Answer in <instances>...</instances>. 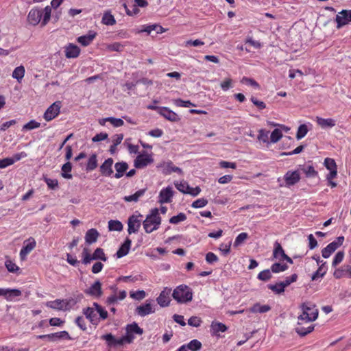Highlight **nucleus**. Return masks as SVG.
Here are the masks:
<instances>
[{
  "instance_id": "obj_1",
  "label": "nucleus",
  "mask_w": 351,
  "mask_h": 351,
  "mask_svg": "<svg viewBox=\"0 0 351 351\" xmlns=\"http://www.w3.org/2000/svg\"><path fill=\"white\" fill-rule=\"evenodd\" d=\"M300 308L302 314L298 317V325L295 330L300 336L304 337L314 330V326L311 324L304 327L303 324L315 321L317 319L319 312L315 304L309 302L302 304Z\"/></svg>"
},
{
  "instance_id": "obj_2",
  "label": "nucleus",
  "mask_w": 351,
  "mask_h": 351,
  "mask_svg": "<svg viewBox=\"0 0 351 351\" xmlns=\"http://www.w3.org/2000/svg\"><path fill=\"white\" fill-rule=\"evenodd\" d=\"M51 7L46 6L43 10L38 8L32 9L27 16L28 21L33 25H38L41 21V25L45 26L50 20Z\"/></svg>"
},
{
  "instance_id": "obj_3",
  "label": "nucleus",
  "mask_w": 351,
  "mask_h": 351,
  "mask_svg": "<svg viewBox=\"0 0 351 351\" xmlns=\"http://www.w3.org/2000/svg\"><path fill=\"white\" fill-rule=\"evenodd\" d=\"M161 223V217L159 215L158 208L151 210L150 214L147 215L145 219L143 222L145 231L147 233H151L158 229Z\"/></svg>"
},
{
  "instance_id": "obj_4",
  "label": "nucleus",
  "mask_w": 351,
  "mask_h": 351,
  "mask_svg": "<svg viewBox=\"0 0 351 351\" xmlns=\"http://www.w3.org/2000/svg\"><path fill=\"white\" fill-rule=\"evenodd\" d=\"M172 297L178 303H186L191 301L193 293L189 287L185 285H181L173 290Z\"/></svg>"
},
{
  "instance_id": "obj_5",
  "label": "nucleus",
  "mask_w": 351,
  "mask_h": 351,
  "mask_svg": "<svg viewBox=\"0 0 351 351\" xmlns=\"http://www.w3.org/2000/svg\"><path fill=\"white\" fill-rule=\"evenodd\" d=\"M344 241V237H338L334 241L329 243L322 250V255L324 258H328L339 248Z\"/></svg>"
},
{
  "instance_id": "obj_6",
  "label": "nucleus",
  "mask_w": 351,
  "mask_h": 351,
  "mask_svg": "<svg viewBox=\"0 0 351 351\" xmlns=\"http://www.w3.org/2000/svg\"><path fill=\"white\" fill-rule=\"evenodd\" d=\"M71 302H73V304L75 303L73 300H67L57 299L53 301L47 302L46 303V306L56 310L66 311L71 308Z\"/></svg>"
},
{
  "instance_id": "obj_7",
  "label": "nucleus",
  "mask_w": 351,
  "mask_h": 351,
  "mask_svg": "<svg viewBox=\"0 0 351 351\" xmlns=\"http://www.w3.org/2000/svg\"><path fill=\"white\" fill-rule=\"evenodd\" d=\"M61 101H57L53 103L44 113L43 117L47 121H50L56 118L60 113Z\"/></svg>"
},
{
  "instance_id": "obj_8",
  "label": "nucleus",
  "mask_w": 351,
  "mask_h": 351,
  "mask_svg": "<svg viewBox=\"0 0 351 351\" xmlns=\"http://www.w3.org/2000/svg\"><path fill=\"white\" fill-rule=\"evenodd\" d=\"M36 245V241L32 237H29L24 241L23 246L20 252V258L22 261H24L26 258L27 254H29L35 248Z\"/></svg>"
},
{
  "instance_id": "obj_9",
  "label": "nucleus",
  "mask_w": 351,
  "mask_h": 351,
  "mask_svg": "<svg viewBox=\"0 0 351 351\" xmlns=\"http://www.w3.org/2000/svg\"><path fill=\"white\" fill-rule=\"evenodd\" d=\"M335 21L337 23L338 28H340L341 27L346 25L349 22H351V10H343L341 12H339L336 16Z\"/></svg>"
},
{
  "instance_id": "obj_10",
  "label": "nucleus",
  "mask_w": 351,
  "mask_h": 351,
  "mask_svg": "<svg viewBox=\"0 0 351 351\" xmlns=\"http://www.w3.org/2000/svg\"><path fill=\"white\" fill-rule=\"evenodd\" d=\"M171 289L165 287L160 293L159 296L156 298L158 304L161 307L168 306L171 302L170 295Z\"/></svg>"
},
{
  "instance_id": "obj_11",
  "label": "nucleus",
  "mask_w": 351,
  "mask_h": 351,
  "mask_svg": "<svg viewBox=\"0 0 351 351\" xmlns=\"http://www.w3.org/2000/svg\"><path fill=\"white\" fill-rule=\"evenodd\" d=\"M158 167L161 168L162 172L165 175H169L173 172L182 174V170L180 168L174 166L171 161L163 162L160 163Z\"/></svg>"
},
{
  "instance_id": "obj_12",
  "label": "nucleus",
  "mask_w": 351,
  "mask_h": 351,
  "mask_svg": "<svg viewBox=\"0 0 351 351\" xmlns=\"http://www.w3.org/2000/svg\"><path fill=\"white\" fill-rule=\"evenodd\" d=\"M273 256L276 259L280 261L286 260L288 263H293L292 259L285 253L284 250L278 242L274 243Z\"/></svg>"
},
{
  "instance_id": "obj_13",
  "label": "nucleus",
  "mask_w": 351,
  "mask_h": 351,
  "mask_svg": "<svg viewBox=\"0 0 351 351\" xmlns=\"http://www.w3.org/2000/svg\"><path fill=\"white\" fill-rule=\"evenodd\" d=\"M153 161L154 160L150 155H138L134 160V166L136 168L142 169L147 167L149 164L153 162Z\"/></svg>"
},
{
  "instance_id": "obj_14",
  "label": "nucleus",
  "mask_w": 351,
  "mask_h": 351,
  "mask_svg": "<svg viewBox=\"0 0 351 351\" xmlns=\"http://www.w3.org/2000/svg\"><path fill=\"white\" fill-rule=\"evenodd\" d=\"M173 196V190L171 186H167L160 191L158 196V202L160 204L169 203Z\"/></svg>"
},
{
  "instance_id": "obj_15",
  "label": "nucleus",
  "mask_w": 351,
  "mask_h": 351,
  "mask_svg": "<svg viewBox=\"0 0 351 351\" xmlns=\"http://www.w3.org/2000/svg\"><path fill=\"white\" fill-rule=\"evenodd\" d=\"M128 232L130 234L136 233L141 226V220L138 219V216L132 215L129 217L128 221Z\"/></svg>"
},
{
  "instance_id": "obj_16",
  "label": "nucleus",
  "mask_w": 351,
  "mask_h": 351,
  "mask_svg": "<svg viewBox=\"0 0 351 351\" xmlns=\"http://www.w3.org/2000/svg\"><path fill=\"white\" fill-rule=\"evenodd\" d=\"M84 293L95 298H99L102 295L101 282L99 280L95 281L90 288L84 291Z\"/></svg>"
},
{
  "instance_id": "obj_17",
  "label": "nucleus",
  "mask_w": 351,
  "mask_h": 351,
  "mask_svg": "<svg viewBox=\"0 0 351 351\" xmlns=\"http://www.w3.org/2000/svg\"><path fill=\"white\" fill-rule=\"evenodd\" d=\"M113 159L112 158H109L102 163V165L100 166V172L101 175L106 177H110L112 176L113 173Z\"/></svg>"
},
{
  "instance_id": "obj_18",
  "label": "nucleus",
  "mask_w": 351,
  "mask_h": 351,
  "mask_svg": "<svg viewBox=\"0 0 351 351\" xmlns=\"http://www.w3.org/2000/svg\"><path fill=\"white\" fill-rule=\"evenodd\" d=\"M126 295L127 293L124 290L120 291L118 293H114L107 298L106 303L108 305H114L119 301L124 300L126 298Z\"/></svg>"
},
{
  "instance_id": "obj_19",
  "label": "nucleus",
  "mask_w": 351,
  "mask_h": 351,
  "mask_svg": "<svg viewBox=\"0 0 351 351\" xmlns=\"http://www.w3.org/2000/svg\"><path fill=\"white\" fill-rule=\"evenodd\" d=\"M159 114L166 119L173 122H176L180 120L178 115L167 107H162V108L160 109Z\"/></svg>"
},
{
  "instance_id": "obj_20",
  "label": "nucleus",
  "mask_w": 351,
  "mask_h": 351,
  "mask_svg": "<svg viewBox=\"0 0 351 351\" xmlns=\"http://www.w3.org/2000/svg\"><path fill=\"white\" fill-rule=\"evenodd\" d=\"M300 180V173L298 171H288L285 175V180L287 185L291 186L299 182Z\"/></svg>"
},
{
  "instance_id": "obj_21",
  "label": "nucleus",
  "mask_w": 351,
  "mask_h": 351,
  "mask_svg": "<svg viewBox=\"0 0 351 351\" xmlns=\"http://www.w3.org/2000/svg\"><path fill=\"white\" fill-rule=\"evenodd\" d=\"M93 307H88L83 310V313L86 317L94 325H97L99 322V318L97 317V313H95Z\"/></svg>"
},
{
  "instance_id": "obj_22",
  "label": "nucleus",
  "mask_w": 351,
  "mask_h": 351,
  "mask_svg": "<svg viewBox=\"0 0 351 351\" xmlns=\"http://www.w3.org/2000/svg\"><path fill=\"white\" fill-rule=\"evenodd\" d=\"M65 56L67 58H77L80 52V48L74 45L69 44L65 47Z\"/></svg>"
},
{
  "instance_id": "obj_23",
  "label": "nucleus",
  "mask_w": 351,
  "mask_h": 351,
  "mask_svg": "<svg viewBox=\"0 0 351 351\" xmlns=\"http://www.w3.org/2000/svg\"><path fill=\"white\" fill-rule=\"evenodd\" d=\"M21 295V291L14 289H0V296H5L7 300H11L14 297H18Z\"/></svg>"
},
{
  "instance_id": "obj_24",
  "label": "nucleus",
  "mask_w": 351,
  "mask_h": 351,
  "mask_svg": "<svg viewBox=\"0 0 351 351\" xmlns=\"http://www.w3.org/2000/svg\"><path fill=\"white\" fill-rule=\"evenodd\" d=\"M136 313L141 317H145L154 312L150 303H146L136 307Z\"/></svg>"
},
{
  "instance_id": "obj_25",
  "label": "nucleus",
  "mask_w": 351,
  "mask_h": 351,
  "mask_svg": "<svg viewBox=\"0 0 351 351\" xmlns=\"http://www.w3.org/2000/svg\"><path fill=\"white\" fill-rule=\"evenodd\" d=\"M96 36V33L93 32H89L88 34L79 36L77 39V42L82 46L89 45Z\"/></svg>"
},
{
  "instance_id": "obj_26",
  "label": "nucleus",
  "mask_w": 351,
  "mask_h": 351,
  "mask_svg": "<svg viewBox=\"0 0 351 351\" xmlns=\"http://www.w3.org/2000/svg\"><path fill=\"white\" fill-rule=\"evenodd\" d=\"M131 243L132 241L127 238L116 253L117 258H121L128 254Z\"/></svg>"
},
{
  "instance_id": "obj_27",
  "label": "nucleus",
  "mask_w": 351,
  "mask_h": 351,
  "mask_svg": "<svg viewBox=\"0 0 351 351\" xmlns=\"http://www.w3.org/2000/svg\"><path fill=\"white\" fill-rule=\"evenodd\" d=\"M227 326L223 323L218 322H213L210 325V331L213 335L218 336L219 332H226L227 330Z\"/></svg>"
},
{
  "instance_id": "obj_28",
  "label": "nucleus",
  "mask_w": 351,
  "mask_h": 351,
  "mask_svg": "<svg viewBox=\"0 0 351 351\" xmlns=\"http://www.w3.org/2000/svg\"><path fill=\"white\" fill-rule=\"evenodd\" d=\"M114 168L116 170V173L114 175V177L117 179H119V178H121L123 176V173L128 169V165L125 162H119L115 163Z\"/></svg>"
},
{
  "instance_id": "obj_29",
  "label": "nucleus",
  "mask_w": 351,
  "mask_h": 351,
  "mask_svg": "<svg viewBox=\"0 0 351 351\" xmlns=\"http://www.w3.org/2000/svg\"><path fill=\"white\" fill-rule=\"evenodd\" d=\"M99 236L98 231L95 228L88 230L85 235V241L88 244L95 243Z\"/></svg>"
},
{
  "instance_id": "obj_30",
  "label": "nucleus",
  "mask_w": 351,
  "mask_h": 351,
  "mask_svg": "<svg viewBox=\"0 0 351 351\" xmlns=\"http://www.w3.org/2000/svg\"><path fill=\"white\" fill-rule=\"evenodd\" d=\"M317 123L323 129L332 128L336 125V121L332 119H324L316 117Z\"/></svg>"
},
{
  "instance_id": "obj_31",
  "label": "nucleus",
  "mask_w": 351,
  "mask_h": 351,
  "mask_svg": "<svg viewBox=\"0 0 351 351\" xmlns=\"http://www.w3.org/2000/svg\"><path fill=\"white\" fill-rule=\"evenodd\" d=\"M326 264V262H324L319 265L318 269L311 276L312 280H316L319 278H322L326 274L327 271Z\"/></svg>"
},
{
  "instance_id": "obj_32",
  "label": "nucleus",
  "mask_w": 351,
  "mask_h": 351,
  "mask_svg": "<svg viewBox=\"0 0 351 351\" xmlns=\"http://www.w3.org/2000/svg\"><path fill=\"white\" fill-rule=\"evenodd\" d=\"M145 191H146L145 189L138 190L133 195L125 196L123 197V199L128 202H136L138 201L139 198L141 197L145 194Z\"/></svg>"
},
{
  "instance_id": "obj_33",
  "label": "nucleus",
  "mask_w": 351,
  "mask_h": 351,
  "mask_svg": "<svg viewBox=\"0 0 351 351\" xmlns=\"http://www.w3.org/2000/svg\"><path fill=\"white\" fill-rule=\"evenodd\" d=\"M25 67L22 65L17 66L12 72V77L16 79L19 82L21 81L25 75Z\"/></svg>"
},
{
  "instance_id": "obj_34",
  "label": "nucleus",
  "mask_w": 351,
  "mask_h": 351,
  "mask_svg": "<svg viewBox=\"0 0 351 351\" xmlns=\"http://www.w3.org/2000/svg\"><path fill=\"white\" fill-rule=\"evenodd\" d=\"M126 331L128 333H136L140 335L143 333V330L141 328L136 322L128 324L126 326Z\"/></svg>"
},
{
  "instance_id": "obj_35",
  "label": "nucleus",
  "mask_w": 351,
  "mask_h": 351,
  "mask_svg": "<svg viewBox=\"0 0 351 351\" xmlns=\"http://www.w3.org/2000/svg\"><path fill=\"white\" fill-rule=\"evenodd\" d=\"M97 156L96 154H92L88 158L87 165H86V170L88 171H93L97 167Z\"/></svg>"
},
{
  "instance_id": "obj_36",
  "label": "nucleus",
  "mask_w": 351,
  "mask_h": 351,
  "mask_svg": "<svg viewBox=\"0 0 351 351\" xmlns=\"http://www.w3.org/2000/svg\"><path fill=\"white\" fill-rule=\"evenodd\" d=\"M271 307L269 305H261L260 304L256 303L250 308V311L252 313H263L269 311Z\"/></svg>"
},
{
  "instance_id": "obj_37",
  "label": "nucleus",
  "mask_w": 351,
  "mask_h": 351,
  "mask_svg": "<svg viewBox=\"0 0 351 351\" xmlns=\"http://www.w3.org/2000/svg\"><path fill=\"white\" fill-rule=\"evenodd\" d=\"M72 169V165L70 162H67L62 167V176L66 179H71L72 175L69 173Z\"/></svg>"
},
{
  "instance_id": "obj_38",
  "label": "nucleus",
  "mask_w": 351,
  "mask_h": 351,
  "mask_svg": "<svg viewBox=\"0 0 351 351\" xmlns=\"http://www.w3.org/2000/svg\"><path fill=\"white\" fill-rule=\"evenodd\" d=\"M123 224L118 220H110L108 221V229L110 231H121Z\"/></svg>"
},
{
  "instance_id": "obj_39",
  "label": "nucleus",
  "mask_w": 351,
  "mask_h": 351,
  "mask_svg": "<svg viewBox=\"0 0 351 351\" xmlns=\"http://www.w3.org/2000/svg\"><path fill=\"white\" fill-rule=\"evenodd\" d=\"M301 169L305 173L306 177L315 178L317 176V172L311 165H305Z\"/></svg>"
},
{
  "instance_id": "obj_40",
  "label": "nucleus",
  "mask_w": 351,
  "mask_h": 351,
  "mask_svg": "<svg viewBox=\"0 0 351 351\" xmlns=\"http://www.w3.org/2000/svg\"><path fill=\"white\" fill-rule=\"evenodd\" d=\"M124 45L121 43L115 42L112 44H108L106 45V49L109 51H122L123 49Z\"/></svg>"
},
{
  "instance_id": "obj_41",
  "label": "nucleus",
  "mask_w": 351,
  "mask_h": 351,
  "mask_svg": "<svg viewBox=\"0 0 351 351\" xmlns=\"http://www.w3.org/2000/svg\"><path fill=\"white\" fill-rule=\"evenodd\" d=\"M189 350L191 351H198L202 347V343L197 339H193L186 344Z\"/></svg>"
},
{
  "instance_id": "obj_42",
  "label": "nucleus",
  "mask_w": 351,
  "mask_h": 351,
  "mask_svg": "<svg viewBox=\"0 0 351 351\" xmlns=\"http://www.w3.org/2000/svg\"><path fill=\"white\" fill-rule=\"evenodd\" d=\"M93 258L95 260H101L103 261H107V257L106 256L103 249L99 247L95 250L94 253L93 254Z\"/></svg>"
},
{
  "instance_id": "obj_43",
  "label": "nucleus",
  "mask_w": 351,
  "mask_h": 351,
  "mask_svg": "<svg viewBox=\"0 0 351 351\" xmlns=\"http://www.w3.org/2000/svg\"><path fill=\"white\" fill-rule=\"evenodd\" d=\"M102 23L106 25H113L116 23V20L111 14L105 13L102 17Z\"/></svg>"
},
{
  "instance_id": "obj_44",
  "label": "nucleus",
  "mask_w": 351,
  "mask_h": 351,
  "mask_svg": "<svg viewBox=\"0 0 351 351\" xmlns=\"http://www.w3.org/2000/svg\"><path fill=\"white\" fill-rule=\"evenodd\" d=\"M163 28L158 25H151L147 26L145 29H142L141 32H147L150 34L152 31H156L157 33H161L163 32Z\"/></svg>"
},
{
  "instance_id": "obj_45",
  "label": "nucleus",
  "mask_w": 351,
  "mask_h": 351,
  "mask_svg": "<svg viewBox=\"0 0 351 351\" xmlns=\"http://www.w3.org/2000/svg\"><path fill=\"white\" fill-rule=\"evenodd\" d=\"M288 266L286 264L274 263L271 267V271L274 273H279L287 270Z\"/></svg>"
},
{
  "instance_id": "obj_46",
  "label": "nucleus",
  "mask_w": 351,
  "mask_h": 351,
  "mask_svg": "<svg viewBox=\"0 0 351 351\" xmlns=\"http://www.w3.org/2000/svg\"><path fill=\"white\" fill-rule=\"evenodd\" d=\"M101 339L105 340L108 346H115L116 338L111 333L104 335L101 337Z\"/></svg>"
},
{
  "instance_id": "obj_47",
  "label": "nucleus",
  "mask_w": 351,
  "mask_h": 351,
  "mask_svg": "<svg viewBox=\"0 0 351 351\" xmlns=\"http://www.w3.org/2000/svg\"><path fill=\"white\" fill-rule=\"evenodd\" d=\"M103 122L108 121L114 127H120L124 124L123 121L121 119L114 117H108L102 120Z\"/></svg>"
},
{
  "instance_id": "obj_48",
  "label": "nucleus",
  "mask_w": 351,
  "mask_h": 351,
  "mask_svg": "<svg viewBox=\"0 0 351 351\" xmlns=\"http://www.w3.org/2000/svg\"><path fill=\"white\" fill-rule=\"evenodd\" d=\"M82 256L83 257L82 263L84 265H87V264L90 263L91 262V261L95 260L93 258V255H91L89 253L88 250L87 248H84L83 250V251L82 252Z\"/></svg>"
},
{
  "instance_id": "obj_49",
  "label": "nucleus",
  "mask_w": 351,
  "mask_h": 351,
  "mask_svg": "<svg viewBox=\"0 0 351 351\" xmlns=\"http://www.w3.org/2000/svg\"><path fill=\"white\" fill-rule=\"evenodd\" d=\"M248 238V234L246 232L240 233L235 239L234 242V246L238 247L241 245Z\"/></svg>"
},
{
  "instance_id": "obj_50",
  "label": "nucleus",
  "mask_w": 351,
  "mask_h": 351,
  "mask_svg": "<svg viewBox=\"0 0 351 351\" xmlns=\"http://www.w3.org/2000/svg\"><path fill=\"white\" fill-rule=\"evenodd\" d=\"M308 132L307 126L305 124H302L299 126L296 134V138L300 140L304 137Z\"/></svg>"
},
{
  "instance_id": "obj_51",
  "label": "nucleus",
  "mask_w": 351,
  "mask_h": 351,
  "mask_svg": "<svg viewBox=\"0 0 351 351\" xmlns=\"http://www.w3.org/2000/svg\"><path fill=\"white\" fill-rule=\"evenodd\" d=\"M186 216L184 213H180L176 216H173L170 218L169 222L173 224H177L181 221L186 220Z\"/></svg>"
},
{
  "instance_id": "obj_52",
  "label": "nucleus",
  "mask_w": 351,
  "mask_h": 351,
  "mask_svg": "<svg viewBox=\"0 0 351 351\" xmlns=\"http://www.w3.org/2000/svg\"><path fill=\"white\" fill-rule=\"evenodd\" d=\"M272 277L271 271L269 269H265L261 271L258 275V278L262 281H267Z\"/></svg>"
},
{
  "instance_id": "obj_53",
  "label": "nucleus",
  "mask_w": 351,
  "mask_h": 351,
  "mask_svg": "<svg viewBox=\"0 0 351 351\" xmlns=\"http://www.w3.org/2000/svg\"><path fill=\"white\" fill-rule=\"evenodd\" d=\"M282 136V134L281 130L279 129H275L273 130V132L271 133L270 136V140L271 143H276L278 142Z\"/></svg>"
},
{
  "instance_id": "obj_54",
  "label": "nucleus",
  "mask_w": 351,
  "mask_h": 351,
  "mask_svg": "<svg viewBox=\"0 0 351 351\" xmlns=\"http://www.w3.org/2000/svg\"><path fill=\"white\" fill-rule=\"evenodd\" d=\"M173 104L176 106H178V107L188 108L190 106H195V105L193 104H192L190 101H189V100L184 101L181 99H177L173 100Z\"/></svg>"
},
{
  "instance_id": "obj_55",
  "label": "nucleus",
  "mask_w": 351,
  "mask_h": 351,
  "mask_svg": "<svg viewBox=\"0 0 351 351\" xmlns=\"http://www.w3.org/2000/svg\"><path fill=\"white\" fill-rule=\"evenodd\" d=\"M281 282L276 283V285H268V288L275 292L276 293L280 294L285 291V288Z\"/></svg>"
},
{
  "instance_id": "obj_56",
  "label": "nucleus",
  "mask_w": 351,
  "mask_h": 351,
  "mask_svg": "<svg viewBox=\"0 0 351 351\" xmlns=\"http://www.w3.org/2000/svg\"><path fill=\"white\" fill-rule=\"evenodd\" d=\"M40 125V123L35 120H31L23 126V130H31L39 128Z\"/></svg>"
},
{
  "instance_id": "obj_57",
  "label": "nucleus",
  "mask_w": 351,
  "mask_h": 351,
  "mask_svg": "<svg viewBox=\"0 0 351 351\" xmlns=\"http://www.w3.org/2000/svg\"><path fill=\"white\" fill-rule=\"evenodd\" d=\"M344 258V252L343 251L338 252L332 261V267H335L337 265H339L340 263L342 262L343 259Z\"/></svg>"
},
{
  "instance_id": "obj_58",
  "label": "nucleus",
  "mask_w": 351,
  "mask_h": 351,
  "mask_svg": "<svg viewBox=\"0 0 351 351\" xmlns=\"http://www.w3.org/2000/svg\"><path fill=\"white\" fill-rule=\"evenodd\" d=\"M5 265L8 271L12 273H16L17 271L19 270V267L10 260H7L5 262Z\"/></svg>"
},
{
  "instance_id": "obj_59",
  "label": "nucleus",
  "mask_w": 351,
  "mask_h": 351,
  "mask_svg": "<svg viewBox=\"0 0 351 351\" xmlns=\"http://www.w3.org/2000/svg\"><path fill=\"white\" fill-rule=\"evenodd\" d=\"M175 185H176V189L183 193H188V191L190 189V186L185 182H180V183H176Z\"/></svg>"
},
{
  "instance_id": "obj_60",
  "label": "nucleus",
  "mask_w": 351,
  "mask_h": 351,
  "mask_svg": "<svg viewBox=\"0 0 351 351\" xmlns=\"http://www.w3.org/2000/svg\"><path fill=\"white\" fill-rule=\"evenodd\" d=\"M324 165L330 171L337 170L336 163L332 158H326L324 160Z\"/></svg>"
},
{
  "instance_id": "obj_61",
  "label": "nucleus",
  "mask_w": 351,
  "mask_h": 351,
  "mask_svg": "<svg viewBox=\"0 0 351 351\" xmlns=\"http://www.w3.org/2000/svg\"><path fill=\"white\" fill-rule=\"evenodd\" d=\"M241 82L243 84H245L247 85L252 86L256 88H259V84L254 80H253L252 78L243 77L241 79Z\"/></svg>"
},
{
  "instance_id": "obj_62",
  "label": "nucleus",
  "mask_w": 351,
  "mask_h": 351,
  "mask_svg": "<svg viewBox=\"0 0 351 351\" xmlns=\"http://www.w3.org/2000/svg\"><path fill=\"white\" fill-rule=\"evenodd\" d=\"M298 276L295 274H292L291 276L287 277L285 280L282 282H280L284 287V288L288 287L291 283L295 282L297 280Z\"/></svg>"
},
{
  "instance_id": "obj_63",
  "label": "nucleus",
  "mask_w": 351,
  "mask_h": 351,
  "mask_svg": "<svg viewBox=\"0 0 351 351\" xmlns=\"http://www.w3.org/2000/svg\"><path fill=\"white\" fill-rule=\"evenodd\" d=\"M130 295L132 298L138 300L143 299L146 295L145 292L143 290L137 291L135 292H130Z\"/></svg>"
},
{
  "instance_id": "obj_64",
  "label": "nucleus",
  "mask_w": 351,
  "mask_h": 351,
  "mask_svg": "<svg viewBox=\"0 0 351 351\" xmlns=\"http://www.w3.org/2000/svg\"><path fill=\"white\" fill-rule=\"evenodd\" d=\"M202 323V320L199 317L196 316H193L190 317L188 320V324L193 326V327H198L200 326Z\"/></svg>"
}]
</instances>
